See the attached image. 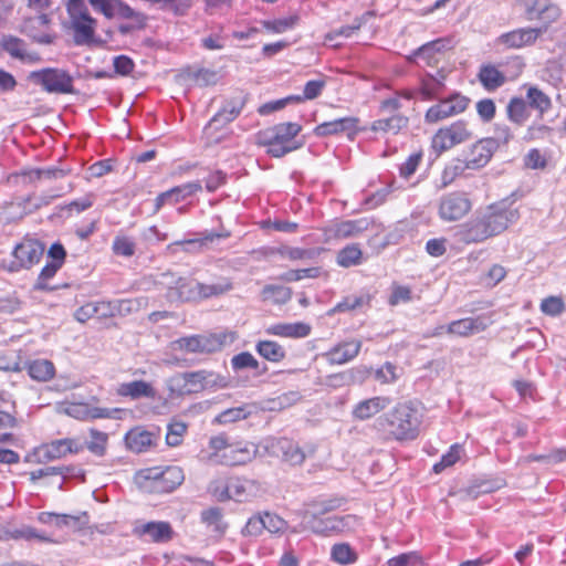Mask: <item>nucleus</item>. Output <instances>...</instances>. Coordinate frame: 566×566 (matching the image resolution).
Wrapping results in <instances>:
<instances>
[{
    "label": "nucleus",
    "mask_w": 566,
    "mask_h": 566,
    "mask_svg": "<svg viewBox=\"0 0 566 566\" xmlns=\"http://www.w3.org/2000/svg\"><path fill=\"white\" fill-rule=\"evenodd\" d=\"M518 218V210L512 203L497 201L464 222L457 235L464 244H479L505 232Z\"/></svg>",
    "instance_id": "obj_1"
},
{
    "label": "nucleus",
    "mask_w": 566,
    "mask_h": 566,
    "mask_svg": "<svg viewBox=\"0 0 566 566\" xmlns=\"http://www.w3.org/2000/svg\"><path fill=\"white\" fill-rule=\"evenodd\" d=\"M423 412L421 403L413 399L396 402L374 423L385 441L407 442L420 436Z\"/></svg>",
    "instance_id": "obj_2"
},
{
    "label": "nucleus",
    "mask_w": 566,
    "mask_h": 566,
    "mask_svg": "<svg viewBox=\"0 0 566 566\" xmlns=\"http://www.w3.org/2000/svg\"><path fill=\"white\" fill-rule=\"evenodd\" d=\"M301 129L297 123H280L259 130L255 140L259 146L266 148L269 155L280 158L301 147L296 140Z\"/></svg>",
    "instance_id": "obj_3"
},
{
    "label": "nucleus",
    "mask_w": 566,
    "mask_h": 566,
    "mask_svg": "<svg viewBox=\"0 0 566 566\" xmlns=\"http://www.w3.org/2000/svg\"><path fill=\"white\" fill-rule=\"evenodd\" d=\"M211 457L220 458V462L229 467L244 465L251 462L258 452V447L247 440L230 442L224 433L212 436L208 442Z\"/></svg>",
    "instance_id": "obj_4"
},
{
    "label": "nucleus",
    "mask_w": 566,
    "mask_h": 566,
    "mask_svg": "<svg viewBox=\"0 0 566 566\" xmlns=\"http://www.w3.org/2000/svg\"><path fill=\"white\" fill-rule=\"evenodd\" d=\"M44 251L45 245L40 240L25 235L0 261V269L7 273L29 271L41 262Z\"/></svg>",
    "instance_id": "obj_5"
},
{
    "label": "nucleus",
    "mask_w": 566,
    "mask_h": 566,
    "mask_svg": "<svg viewBox=\"0 0 566 566\" xmlns=\"http://www.w3.org/2000/svg\"><path fill=\"white\" fill-rule=\"evenodd\" d=\"M184 471L178 465H156L140 469L135 474L138 485L150 492L169 493L184 482Z\"/></svg>",
    "instance_id": "obj_6"
},
{
    "label": "nucleus",
    "mask_w": 566,
    "mask_h": 566,
    "mask_svg": "<svg viewBox=\"0 0 566 566\" xmlns=\"http://www.w3.org/2000/svg\"><path fill=\"white\" fill-rule=\"evenodd\" d=\"M159 293L169 303L196 302L195 279L165 272L155 282Z\"/></svg>",
    "instance_id": "obj_7"
},
{
    "label": "nucleus",
    "mask_w": 566,
    "mask_h": 566,
    "mask_svg": "<svg viewBox=\"0 0 566 566\" xmlns=\"http://www.w3.org/2000/svg\"><path fill=\"white\" fill-rule=\"evenodd\" d=\"M474 138L470 124L464 119H458L440 127L431 138V149L440 156L452 148L465 144Z\"/></svg>",
    "instance_id": "obj_8"
},
{
    "label": "nucleus",
    "mask_w": 566,
    "mask_h": 566,
    "mask_svg": "<svg viewBox=\"0 0 566 566\" xmlns=\"http://www.w3.org/2000/svg\"><path fill=\"white\" fill-rule=\"evenodd\" d=\"M64 6L74 31V42L78 45L93 43L97 21L91 15L86 2L64 0Z\"/></svg>",
    "instance_id": "obj_9"
},
{
    "label": "nucleus",
    "mask_w": 566,
    "mask_h": 566,
    "mask_svg": "<svg viewBox=\"0 0 566 566\" xmlns=\"http://www.w3.org/2000/svg\"><path fill=\"white\" fill-rule=\"evenodd\" d=\"M518 4L523 11L526 21H536L538 27L533 29H541V33H545L557 23L562 15L563 10L559 4L551 0H518Z\"/></svg>",
    "instance_id": "obj_10"
},
{
    "label": "nucleus",
    "mask_w": 566,
    "mask_h": 566,
    "mask_svg": "<svg viewBox=\"0 0 566 566\" xmlns=\"http://www.w3.org/2000/svg\"><path fill=\"white\" fill-rule=\"evenodd\" d=\"M473 208V201L465 191H451L443 195L438 203V216L442 221L457 222L465 218Z\"/></svg>",
    "instance_id": "obj_11"
},
{
    "label": "nucleus",
    "mask_w": 566,
    "mask_h": 566,
    "mask_svg": "<svg viewBox=\"0 0 566 566\" xmlns=\"http://www.w3.org/2000/svg\"><path fill=\"white\" fill-rule=\"evenodd\" d=\"M471 99L461 94L453 93L446 98L440 99L437 104L431 105L424 114V120L428 124L458 116L464 113L470 106Z\"/></svg>",
    "instance_id": "obj_12"
},
{
    "label": "nucleus",
    "mask_w": 566,
    "mask_h": 566,
    "mask_svg": "<svg viewBox=\"0 0 566 566\" xmlns=\"http://www.w3.org/2000/svg\"><path fill=\"white\" fill-rule=\"evenodd\" d=\"M373 221L369 218H359L354 220L336 221L321 229L324 242L333 240H343L360 235L367 231Z\"/></svg>",
    "instance_id": "obj_13"
},
{
    "label": "nucleus",
    "mask_w": 566,
    "mask_h": 566,
    "mask_svg": "<svg viewBox=\"0 0 566 566\" xmlns=\"http://www.w3.org/2000/svg\"><path fill=\"white\" fill-rule=\"evenodd\" d=\"M83 450V444L75 439L64 438L53 440L35 448L33 455L38 462H48L66 457L67 454L78 453Z\"/></svg>",
    "instance_id": "obj_14"
},
{
    "label": "nucleus",
    "mask_w": 566,
    "mask_h": 566,
    "mask_svg": "<svg viewBox=\"0 0 566 566\" xmlns=\"http://www.w3.org/2000/svg\"><path fill=\"white\" fill-rule=\"evenodd\" d=\"M32 77H34L49 93H73V78L64 70L44 69L38 72H33Z\"/></svg>",
    "instance_id": "obj_15"
},
{
    "label": "nucleus",
    "mask_w": 566,
    "mask_h": 566,
    "mask_svg": "<svg viewBox=\"0 0 566 566\" xmlns=\"http://www.w3.org/2000/svg\"><path fill=\"white\" fill-rule=\"evenodd\" d=\"M248 94L243 90L234 91L229 97L226 98L223 105L218 113L211 118L209 124L205 127V132L209 133L213 125L217 123L229 124L233 122L245 106Z\"/></svg>",
    "instance_id": "obj_16"
},
{
    "label": "nucleus",
    "mask_w": 566,
    "mask_h": 566,
    "mask_svg": "<svg viewBox=\"0 0 566 566\" xmlns=\"http://www.w3.org/2000/svg\"><path fill=\"white\" fill-rule=\"evenodd\" d=\"M133 534L140 539L161 544L170 542L175 536V531L169 522L150 521L136 524L133 527Z\"/></svg>",
    "instance_id": "obj_17"
},
{
    "label": "nucleus",
    "mask_w": 566,
    "mask_h": 566,
    "mask_svg": "<svg viewBox=\"0 0 566 566\" xmlns=\"http://www.w3.org/2000/svg\"><path fill=\"white\" fill-rule=\"evenodd\" d=\"M541 36V29L524 27L502 33L497 36L496 43L507 50H520L534 45Z\"/></svg>",
    "instance_id": "obj_18"
},
{
    "label": "nucleus",
    "mask_w": 566,
    "mask_h": 566,
    "mask_svg": "<svg viewBox=\"0 0 566 566\" xmlns=\"http://www.w3.org/2000/svg\"><path fill=\"white\" fill-rule=\"evenodd\" d=\"M202 190V185L199 180L186 182L179 186H175L164 192H160L155 198V210L158 211L164 206H175L188 198L197 195Z\"/></svg>",
    "instance_id": "obj_19"
},
{
    "label": "nucleus",
    "mask_w": 566,
    "mask_h": 566,
    "mask_svg": "<svg viewBox=\"0 0 566 566\" xmlns=\"http://www.w3.org/2000/svg\"><path fill=\"white\" fill-rule=\"evenodd\" d=\"M38 521L57 530L77 532L87 525L88 516L86 513H82L81 515H70L52 512H41L38 515Z\"/></svg>",
    "instance_id": "obj_20"
},
{
    "label": "nucleus",
    "mask_w": 566,
    "mask_h": 566,
    "mask_svg": "<svg viewBox=\"0 0 566 566\" xmlns=\"http://www.w3.org/2000/svg\"><path fill=\"white\" fill-rule=\"evenodd\" d=\"M275 446L282 461L290 465H301L308 455H313L315 452L313 446L302 447L289 438L277 439Z\"/></svg>",
    "instance_id": "obj_21"
},
{
    "label": "nucleus",
    "mask_w": 566,
    "mask_h": 566,
    "mask_svg": "<svg viewBox=\"0 0 566 566\" xmlns=\"http://www.w3.org/2000/svg\"><path fill=\"white\" fill-rule=\"evenodd\" d=\"M496 147L497 143L493 138H481L472 144L465 158L469 169L478 170L486 166Z\"/></svg>",
    "instance_id": "obj_22"
},
{
    "label": "nucleus",
    "mask_w": 566,
    "mask_h": 566,
    "mask_svg": "<svg viewBox=\"0 0 566 566\" xmlns=\"http://www.w3.org/2000/svg\"><path fill=\"white\" fill-rule=\"evenodd\" d=\"M158 433L147 430L143 426L129 429L124 436L125 447L135 453H143L156 446Z\"/></svg>",
    "instance_id": "obj_23"
},
{
    "label": "nucleus",
    "mask_w": 566,
    "mask_h": 566,
    "mask_svg": "<svg viewBox=\"0 0 566 566\" xmlns=\"http://www.w3.org/2000/svg\"><path fill=\"white\" fill-rule=\"evenodd\" d=\"M492 321L484 316L464 317L450 322L446 326V332L458 337H469L473 334L485 331Z\"/></svg>",
    "instance_id": "obj_24"
},
{
    "label": "nucleus",
    "mask_w": 566,
    "mask_h": 566,
    "mask_svg": "<svg viewBox=\"0 0 566 566\" xmlns=\"http://www.w3.org/2000/svg\"><path fill=\"white\" fill-rule=\"evenodd\" d=\"M451 49V40L441 38L421 45L415 55L422 60L428 66H438L444 60L446 53Z\"/></svg>",
    "instance_id": "obj_25"
},
{
    "label": "nucleus",
    "mask_w": 566,
    "mask_h": 566,
    "mask_svg": "<svg viewBox=\"0 0 566 566\" xmlns=\"http://www.w3.org/2000/svg\"><path fill=\"white\" fill-rule=\"evenodd\" d=\"M358 117H342L329 122H324L314 128V134L318 137H326L347 132L349 137H354L358 132Z\"/></svg>",
    "instance_id": "obj_26"
},
{
    "label": "nucleus",
    "mask_w": 566,
    "mask_h": 566,
    "mask_svg": "<svg viewBox=\"0 0 566 566\" xmlns=\"http://www.w3.org/2000/svg\"><path fill=\"white\" fill-rule=\"evenodd\" d=\"M390 403L387 396H374L359 400L352 410L355 420L366 421L384 411Z\"/></svg>",
    "instance_id": "obj_27"
},
{
    "label": "nucleus",
    "mask_w": 566,
    "mask_h": 566,
    "mask_svg": "<svg viewBox=\"0 0 566 566\" xmlns=\"http://www.w3.org/2000/svg\"><path fill=\"white\" fill-rule=\"evenodd\" d=\"M385 117L375 119L369 129L376 134H391L398 135L401 130L406 129L409 125V117L401 114L400 111L395 113H386Z\"/></svg>",
    "instance_id": "obj_28"
},
{
    "label": "nucleus",
    "mask_w": 566,
    "mask_h": 566,
    "mask_svg": "<svg viewBox=\"0 0 566 566\" xmlns=\"http://www.w3.org/2000/svg\"><path fill=\"white\" fill-rule=\"evenodd\" d=\"M361 342L350 339L338 343L325 353V357L332 365H343L353 360L360 352Z\"/></svg>",
    "instance_id": "obj_29"
},
{
    "label": "nucleus",
    "mask_w": 566,
    "mask_h": 566,
    "mask_svg": "<svg viewBox=\"0 0 566 566\" xmlns=\"http://www.w3.org/2000/svg\"><path fill=\"white\" fill-rule=\"evenodd\" d=\"M115 315V305L112 302H90L78 307L74 317L80 323H86L93 317L106 318Z\"/></svg>",
    "instance_id": "obj_30"
},
{
    "label": "nucleus",
    "mask_w": 566,
    "mask_h": 566,
    "mask_svg": "<svg viewBox=\"0 0 566 566\" xmlns=\"http://www.w3.org/2000/svg\"><path fill=\"white\" fill-rule=\"evenodd\" d=\"M260 491V484L255 480L243 476H230V496L237 502H247Z\"/></svg>",
    "instance_id": "obj_31"
},
{
    "label": "nucleus",
    "mask_w": 566,
    "mask_h": 566,
    "mask_svg": "<svg viewBox=\"0 0 566 566\" xmlns=\"http://www.w3.org/2000/svg\"><path fill=\"white\" fill-rule=\"evenodd\" d=\"M312 332L310 324L303 322L296 323H276L266 327L268 335L277 336L282 338H304Z\"/></svg>",
    "instance_id": "obj_32"
},
{
    "label": "nucleus",
    "mask_w": 566,
    "mask_h": 566,
    "mask_svg": "<svg viewBox=\"0 0 566 566\" xmlns=\"http://www.w3.org/2000/svg\"><path fill=\"white\" fill-rule=\"evenodd\" d=\"M478 80L488 92H494L506 82L505 74L494 64H482L478 72Z\"/></svg>",
    "instance_id": "obj_33"
},
{
    "label": "nucleus",
    "mask_w": 566,
    "mask_h": 566,
    "mask_svg": "<svg viewBox=\"0 0 566 566\" xmlns=\"http://www.w3.org/2000/svg\"><path fill=\"white\" fill-rule=\"evenodd\" d=\"M195 285L196 302L223 295L233 289V283L229 277H220L212 284L201 283L195 279Z\"/></svg>",
    "instance_id": "obj_34"
},
{
    "label": "nucleus",
    "mask_w": 566,
    "mask_h": 566,
    "mask_svg": "<svg viewBox=\"0 0 566 566\" xmlns=\"http://www.w3.org/2000/svg\"><path fill=\"white\" fill-rule=\"evenodd\" d=\"M237 338L235 332H220L200 335L201 354H211L221 350Z\"/></svg>",
    "instance_id": "obj_35"
},
{
    "label": "nucleus",
    "mask_w": 566,
    "mask_h": 566,
    "mask_svg": "<svg viewBox=\"0 0 566 566\" xmlns=\"http://www.w3.org/2000/svg\"><path fill=\"white\" fill-rule=\"evenodd\" d=\"M116 394L120 397L138 399L142 397L154 398L156 391L151 384L145 380H134L130 382L119 384L116 388Z\"/></svg>",
    "instance_id": "obj_36"
},
{
    "label": "nucleus",
    "mask_w": 566,
    "mask_h": 566,
    "mask_svg": "<svg viewBox=\"0 0 566 566\" xmlns=\"http://www.w3.org/2000/svg\"><path fill=\"white\" fill-rule=\"evenodd\" d=\"M28 375L35 381L46 382L55 377V366L49 359H33L25 364Z\"/></svg>",
    "instance_id": "obj_37"
},
{
    "label": "nucleus",
    "mask_w": 566,
    "mask_h": 566,
    "mask_svg": "<svg viewBox=\"0 0 566 566\" xmlns=\"http://www.w3.org/2000/svg\"><path fill=\"white\" fill-rule=\"evenodd\" d=\"M364 259V252L359 243H349L337 252L336 263L342 268L348 269L360 265Z\"/></svg>",
    "instance_id": "obj_38"
},
{
    "label": "nucleus",
    "mask_w": 566,
    "mask_h": 566,
    "mask_svg": "<svg viewBox=\"0 0 566 566\" xmlns=\"http://www.w3.org/2000/svg\"><path fill=\"white\" fill-rule=\"evenodd\" d=\"M115 411L118 410H111L108 408L101 407H91L87 403H74L70 407V413L83 420L112 418Z\"/></svg>",
    "instance_id": "obj_39"
},
{
    "label": "nucleus",
    "mask_w": 566,
    "mask_h": 566,
    "mask_svg": "<svg viewBox=\"0 0 566 566\" xmlns=\"http://www.w3.org/2000/svg\"><path fill=\"white\" fill-rule=\"evenodd\" d=\"M256 353L270 363H281L286 357L284 347L275 340L261 339L255 344Z\"/></svg>",
    "instance_id": "obj_40"
},
{
    "label": "nucleus",
    "mask_w": 566,
    "mask_h": 566,
    "mask_svg": "<svg viewBox=\"0 0 566 566\" xmlns=\"http://www.w3.org/2000/svg\"><path fill=\"white\" fill-rule=\"evenodd\" d=\"M416 96V91L411 88H403L396 91L392 95L381 99L378 104V113H395L401 109V98L412 99Z\"/></svg>",
    "instance_id": "obj_41"
},
{
    "label": "nucleus",
    "mask_w": 566,
    "mask_h": 566,
    "mask_svg": "<svg viewBox=\"0 0 566 566\" xmlns=\"http://www.w3.org/2000/svg\"><path fill=\"white\" fill-rule=\"evenodd\" d=\"M371 297L369 294L349 295L344 297L335 306L328 310L327 315L333 316L336 313L350 312L370 304Z\"/></svg>",
    "instance_id": "obj_42"
},
{
    "label": "nucleus",
    "mask_w": 566,
    "mask_h": 566,
    "mask_svg": "<svg viewBox=\"0 0 566 566\" xmlns=\"http://www.w3.org/2000/svg\"><path fill=\"white\" fill-rule=\"evenodd\" d=\"M292 289L283 285L268 284L261 291V297L264 302L274 304H285L292 298Z\"/></svg>",
    "instance_id": "obj_43"
},
{
    "label": "nucleus",
    "mask_w": 566,
    "mask_h": 566,
    "mask_svg": "<svg viewBox=\"0 0 566 566\" xmlns=\"http://www.w3.org/2000/svg\"><path fill=\"white\" fill-rule=\"evenodd\" d=\"M106 19H113L115 17L133 20L137 25L143 27L145 18L143 14L134 11L128 4L122 0H114L111 13L104 15Z\"/></svg>",
    "instance_id": "obj_44"
},
{
    "label": "nucleus",
    "mask_w": 566,
    "mask_h": 566,
    "mask_svg": "<svg viewBox=\"0 0 566 566\" xmlns=\"http://www.w3.org/2000/svg\"><path fill=\"white\" fill-rule=\"evenodd\" d=\"M251 415V410L248 405L233 407L223 410L219 415L216 416L214 422L218 424H230L240 420H244L249 418Z\"/></svg>",
    "instance_id": "obj_45"
},
{
    "label": "nucleus",
    "mask_w": 566,
    "mask_h": 566,
    "mask_svg": "<svg viewBox=\"0 0 566 566\" xmlns=\"http://www.w3.org/2000/svg\"><path fill=\"white\" fill-rule=\"evenodd\" d=\"M230 490V476L223 478L218 476L210 481L207 488V492L210 496L218 502H228L231 501V496L229 493Z\"/></svg>",
    "instance_id": "obj_46"
},
{
    "label": "nucleus",
    "mask_w": 566,
    "mask_h": 566,
    "mask_svg": "<svg viewBox=\"0 0 566 566\" xmlns=\"http://www.w3.org/2000/svg\"><path fill=\"white\" fill-rule=\"evenodd\" d=\"M331 558L339 565H350L357 562L358 554L348 543H339L333 545Z\"/></svg>",
    "instance_id": "obj_47"
},
{
    "label": "nucleus",
    "mask_w": 566,
    "mask_h": 566,
    "mask_svg": "<svg viewBox=\"0 0 566 566\" xmlns=\"http://www.w3.org/2000/svg\"><path fill=\"white\" fill-rule=\"evenodd\" d=\"M108 434L95 428L90 429V440L86 443L87 450L96 457H104L107 451Z\"/></svg>",
    "instance_id": "obj_48"
},
{
    "label": "nucleus",
    "mask_w": 566,
    "mask_h": 566,
    "mask_svg": "<svg viewBox=\"0 0 566 566\" xmlns=\"http://www.w3.org/2000/svg\"><path fill=\"white\" fill-rule=\"evenodd\" d=\"M469 169V165L465 159L455 158L450 164H448L441 175L442 185L449 186L457 178L462 176Z\"/></svg>",
    "instance_id": "obj_49"
},
{
    "label": "nucleus",
    "mask_w": 566,
    "mask_h": 566,
    "mask_svg": "<svg viewBox=\"0 0 566 566\" xmlns=\"http://www.w3.org/2000/svg\"><path fill=\"white\" fill-rule=\"evenodd\" d=\"M112 251L115 255L132 258L136 252V242L134 238L118 233L113 240Z\"/></svg>",
    "instance_id": "obj_50"
},
{
    "label": "nucleus",
    "mask_w": 566,
    "mask_h": 566,
    "mask_svg": "<svg viewBox=\"0 0 566 566\" xmlns=\"http://www.w3.org/2000/svg\"><path fill=\"white\" fill-rule=\"evenodd\" d=\"M321 250L303 249L296 247H282L277 249V253L283 258L292 262L311 260L319 254Z\"/></svg>",
    "instance_id": "obj_51"
},
{
    "label": "nucleus",
    "mask_w": 566,
    "mask_h": 566,
    "mask_svg": "<svg viewBox=\"0 0 566 566\" xmlns=\"http://www.w3.org/2000/svg\"><path fill=\"white\" fill-rule=\"evenodd\" d=\"M526 96L530 105L537 109L541 114L548 112L552 107V101L549 96L536 86H531L527 90Z\"/></svg>",
    "instance_id": "obj_52"
},
{
    "label": "nucleus",
    "mask_w": 566,
    "mask_h": 566,
    "mask_svg": "<svg viewBox=\"0 0 566 566\" xmlns=\"http://www.w3.org/2000/svg\"><path fill=\"white\" fill-rule=\"evenodd\" d=\"M201 522L214 531L223 533L227 524L223 522V513L220 507H209L201 512Z\"/></svg>",
    "instance_id": "obj_53"
},
{
    "label": "nucleus",
    "mask_w": 566,
    "mask_h": 566,
    "mask_svg": "<svg viewBox=\"0 0 566 566\" xmlns=\"http://www.w3.org/2000/svg\"><path fill=\"white\" fill-rule=\"evenodd\" d=\"M298 21L300 17L297 14H293L281 19L262 21V27L271 33H283L293 29Z\"/></svg>",
    "instance_id": "obj_54"
},
{
    "label": "nucleus",
    "mask_w": 566,
    "mask_h": 566,
    "mask_svg": "<svg viewBox=\"0 0 566 566\" xmlns=\"http://www.w3.org/2000/svg\"><path fill=\"white\" fill-rule=\"evenodd\" d=\"M463 452V446L460 443L452 444L448 452L444 453L440 461L433 465L434 473H441L444 469L454 465L460 459Z\"/></svg>",
    "instance_id": "obj_55"
},
{
    "label": "nucleus",
    "mask_w": 566,
    "mask_h": 566,
    "mask_svg": "<svg viewBox=\"0 0 566 566\" xmlns=\"http://www.w3.org/2000/svg\"><path fill=\"white\" fill-rule=\"evenodd\" d=\"M507 117L510 120L522 124L528 117L527 105L521 97H513L507 105Z\"/></svg>",
    "instance_id": "obj_56"
},
{
    "label": "nucleus",
    "mask_w": 566,
    "mask_h": 566,
    "mask_svg": "<svg viewBox=\"0 0 566 566\" xmlns=\"http://www.w3.org/2000/svg\"><path fill=\"white\" fill-rule=\"evenodd\" d=\"M62 266H60L59 264L46 261L45 265L41 269L40 273L38 274L34 284L35 290H52V286H50V280L55 276V274L59 272Z\"/></svg>",
    "instance_id": "obj_57"
},
{
    "label": "nucleus",
    "mask_w": 566,
    "mask_h": 566,
    "mask_svg": "<svg viewBox=\"0 0 566 566\" xmlns=\"http://www.w3.org/2000/svg\"><path fill=\"white\" fill-rule=\"evenodd\" d=\"M322 268L313 266L306 269L290 270L281 275V280L285 282H297L303 279H316L321 275Z\"/></svg>",
    "instance_id": "obj_58"
},
{
    "label": "nucleus",
    "mask_w": 566,
    "mask_h": 566,
    "mask_svg": "<svg viewBox=\"0 0 566 566\" xmlns=\"http://www.w3.org/2000/svg\"><path fill=\"white\" fill-rule=\"evenodd\" d=\"M187 432V424L182 421H175L168 426L166 442L170 447H178L182 443Z\"/></svg>",
    "instance_id": "obj_59"
},
{
    "label": "nucleus",
    "mask_w": 566,
    "mask_h": 566,
    "mask_svg": "<svg viewBox=\"0 0 566 566\" xmlns=\"http://www.w3.org/2000/svg\"><path fill=\"white\" fill-rule=\"evenodd\" d=\"M441 87V82L437 81L433 76H427L420 81L419 93L421 94L422 99L429 101L440 93Z\"/></svg>",
    "instance_id": "obj_60"
},
{
    "label": "nucleus",
    "mask_w": 566,
    "mask_h": 566,
    "mask_svg": "<svg viewBox=\"0 0 566 566\" xmlns=\"http://www.w3.org/2000/svg\"><path fill=\"white\" fill-rule=\"evenodd\" d=\"M231 366L235 370L245 368L256 370L260 363L250 352H242L231 358Z\"/></svg>",
    "instance_id": "obj_61"
},
{
    "label": "nucleus",
    "mask_w": 566,
    "mask_h": 566,
    "mask_svg": "<svg viewBox=\"0 0 566 566\" xmlns=\"http://www.w3.org/2000/svg\"><path fill=\"white\" fill-rule=\"evenodd\" d=\"M2 48L7 51L12 57L24 59L25 45L24 42L15 36H7L2 40Z\"/></svg>",
    "instance_id": "obj_62"
},
{
    "label": "nucleus",
    "mask_w": 566,
    "mask_h": 566,
    "mask_svg": "<svg viewBox=\"0 0 566 566\" xmlns=\"http://www.w3.org/2000/svg\"><path fill=\"white\" fill-rule=\"evenodd\" d=\"M411 289L407 285H400L394 283L391 286V294L388 298V303L391 306H396L400 303H407L411 301Z\"/></svg>",
    "instance_id": "obj_63"
},
{
    "label": "nucleus",
    "mask_w": 566,
    "mask_h": 566,
    "mask_svg": "<svg viewBox=\"0 0 566 566\" xmlns=\"http://www.w3.org/2000/svg\"><path fill=\"white\" fill-rule=\"evenodd\" d=\"M565 310V303L562 297L548 296L541 303V311L549 316H557Z\"/></svg>",
    "instance_id": "obj_64"
}]
</instances>
